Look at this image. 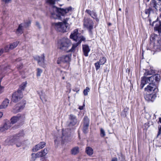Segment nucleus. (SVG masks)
I'll return each mask as SVG.
<instances>
[{"instance_id":"nucleus-1","label":"nucleus","mask_w":161,"mask_h":161,"mask_svg":"<svg viewBox=\"0 0 161 161\" xmlns=\"http://www.w3.org/2000/svg\"><path fill=\"white\" fill-rule=\"evenodd\" d=\"M160 79L159 74H156L150 77H143L141 80L140 86L142 89L147 83L149 85L145 88V90L148 92H154L153 93L147 94L144 96L146 100L148 102H153L156 97V92L158 91L157 85Z\"/></svg>"},{"instance_id":"nucleus-2","label":"nucleus","mask_w":161,"mask_h":161,"mask_svg":"<svg viewBox=\"0 0 161 161\" xmlns=\"http://www.w3.org/2000/svg\"><path fill=\"white\" fill-rule=\"evenodd\" d=\"M59 0H47V2L50 5L49 9L51 14V18L55 19H61L60 16L61 8H58L54 5L55 2Z\"/></svg>"},{"instance_id":"nucleus-3","label":"nucleus","mask_w":161,"mask_h":161,"mask_svg":"<svg viewBox=\"0 0 161 161\" xmlns=\"http://www.w3.org/2000/svg\"><path fill=\"white\" fill-rule=\"evenodd\" d=\"M70 38L73 39L76 42H78L77 43L73 44L72 47L69 50V52H73L75 48L80 44L82 41H85V38L83 36H81L80 34L78 33V30L77 29L75 30L72 33L70 36Z\"/></svg>"},{"instance_id":"nucleus-4","label":"nucleus","mask_w":161,"mask_h":161,"mask_svg":"<svg viewBox=\"0 0 161 161\" xmlns=\"http://www.w3.org/2000/svg\"><path fill=\"white\" fill-rule=\"evenodd\" d=\"M154 8L157 10L161 11V0H152L150 3V6L148 8L146 9L145 10V17H149L152 14L154 13L153 10L152 8Z\"/></svg>"},{"instance_id":"nucleus-5","label":"nucleus","mask_w":161,"mask_h":161,"mask_svg":"<svg viewBox=\"0 0 161 161\" xmlns=\"http://www.w3.org/2000/svg\"><path fill=\"white\" fill-rule=\"evenodd\" d=\"M69 19V18H66L64 19L63 22L53 23L52 25L57 31L64 33L66 32L69 28V24L67 22Z\"/></svg>"},{"instance_id":"nucleus-6","label":"nucleus","mask_w":161,"mask_h":161,"mask_svg":"<svg viewBox=\"0 0 161 161\" xmlns=\"http://www.w3.org/2000/svg\"><path fill=\"white\" fill-rule=\"evenodd\" d=\"M27 83L25 82L23 83L18 88L17 92H15L12 95V101L14 102H17L19 101L23 97L22 93L26 86Z\"/></svg>"},{"instance_id":"nucleus-7","label":"nucleus","mask_w":161,"mask_h":161,"mask_svg":"<svg viewBox=\"0 0 161 161\" xmlns=\"http://www.w3.org/2000/svg\"><path fill=\"white\" fill-rule=\"evenodd\" d=\"M59 48L62 50H66L71 45L70 40L67 37H63L58 41Z\"/></svg>"},{"instance_id":"nucleus-8","label":"nucleus","mask_w":161,"mask_h":161,"mask_svg":"<svg viewBox=\"0 0 161 161\" xmlns=\"http://www.w3.org/2000/svg\"><path fill=\"white\" fill-rule=\"evenodd\" d=\"M83 22L84 27L88 31L90 34H92L94 24L93 21L90 18L84 17Z\"/></svg>"},{"instance_id":"nucleus-9","label":"nucleus","mask_w":161,"mask_h":161,"mask_svg":"<svg viewBox=\"0 0 161 161\" xmlns=\"http://www.w3.org/2000/svg\"><path fill=\"white\" fill-rule=\"evenodd\" d=\"M25 119V116L24 114H18L15 116L12 117L10 119V123L11 124H14L18 122L21 125Z\"/></svg>"},{"instance_id":"nucleus-10","label":"nucleus","mask_w":161,"mask_h":161,"mask_svg":"<svg viewBox=\"0 0 161 161\" xmlns=\"http://www.w3.org/2000/svg\"><path fill=\"white\" fill-rule=\"evenodd\" d=\"M70 135V132L69 130V129L67 128L64 130H63L62 136V137H57L54 140L55 144L58 145L59 144L62 140H66L67 138L69 137Z\"/></svg>"},{"instance_id":"nucleus-11","label":"nucleus","mask_w":161,"mask_h":161,"mask_svg":"<svg viewBox=\"0 0 161 161\" xmlns=\"http://www.w3.org/2000/svg\"><path fill=\"white\" fill-rule=\"evenodd\" d=\"M71 55H68L63 56L59 58L57 61V63L62 64L63 63H68L70 61Z\"/></svg>"},{"instance_id":"nucleus-12","label":"nucleus","mask_w":161,"mask_h":161,"mask_svg":"<svg viewBox=\"0 0 161 161\" xmlns=\"http://www.w3.org/2000/svg\"><path fill=\"white\" fill-rule=\"evenodd\" d=\"M89 125V120L87 116H84L83 119V128L82 131L83 133L86 134L88 132Z\"/></svg>"},{"instance_id":"nucleus-13","label":"nucleus","mask_w":161,"mask_h":161,"mask_svg":"<svg viewBox=\"0 0 161 161\" xmlns=\"http://www.w3.org/2000/svg\"><path fill=\"white\" fill-rule=\"evenodd\" d=\"M69 122H68L69 126H73L75 125L78 122L77 119L76 117L73 114H70L69 118Z\"/></svg>"},{"instance_id":"nucleus-14","label":"nucleus","mask_w":161,"mask_h":161,"mask_svg":"<svg viewBox=\"0 0 161 161\" xmlns=\"http://www.w3.org/2000/svg\"><path fill=\"white\" fill-rule=\"evenodd\" d=\"M44 58L45 56L44 54L41 55L40 57L38 56H36L34 57V59L37 61V63L40 66L43 67H44L45 66Z\"/></svg>"},{"instance_id":"nucleus-15","label":"nucleus","mask_w":161,"mask_h":161,"mask_svg":"<svg viewBox=\"0 0 161 161\" xmlns=\"http://www.w3.org/2000/svg\"><path fill=\"white\" fill-rule=\"evenodd\" d=\"M46 144L45 142H42L36 145L32 148V150L33 152H36L40 149H42L44 147Z\"/></svg>"},{"instance_id":"nucleus-16","label":"nucleus","mask_w":161,"mask_h":161,"mask_svg":"<svg viewBox=\"0 0 161 161\" xmlns=\"http://www.w3.org/2000/svg\"><path fill=\"white\" fill-rule=\"evenodd\" d=\"M155 24L154 27V30L158 31V33H161V22L160 21H154L153 22V25Z\"/></svg>"},{"instance_id":"nucleus-17","label":"nucleus","mask_w":161,"mask_h":161,"mask_svg":"<svg viewBox=\"0 0 161 161\" xmlns=\"http://www.w3.org/2000/svg\"><path fill=\"white\" fill-rule=\"evenodd\" d=\"M82 47L83 54L86 57L88 56V53L90 51L89 46L85 44L83 45Z\"/></svg>"},{"instance_id":"nucleus-18","label":"nucleus","mask_w":161,"mask_h":161,"mask_svg":"<svg viewBox=\"0 0 161 161\" xmlns=\"http://www.w3.org/2000/svg\"><path fill=\"white\" fill-rule=\"evenodd\" d=\"M86 12L88 14L93 18L95 19L97 21H99V19L97 18V15L95 12L93 11H91L90 10L86 9Z\"/></svg>"},{"instance_id":"nucleus-19","label":"nucleus","mask_w":161,"mask_h":161,"mask_svg":"<svg viewBox=\"0 0 161 161\" xmlns=\"http://www.w3.org/2000/svg\"><path fill=\"white\" fill-rule=\"evenodd\" d=\"M24 135V132L23 131H20L19 133L14 136L13 140L14 141H16L18 140H19Z\"/></svg>"},{"instance_id":"nucleus-20","label":"nucleus","mask_w":161,"mask_h":161,"mask_svg":"<svg viewBox=\"0 0 161 161\" xmlns=\"http://www.w3.org/2000/svg\"><path fill=\"white\" fill-rule=\"evenodd\" d=\"M71 9L72 8L71 7H69L64 9L61 8V9H60V16L61 17V16H62L63 17L65 14L68 13L69 11H71Z\"/></svg>"},{"instance_id":"nucleus-21","label":"nucleus","mask_w":161,"mask_h":161,"mask_svg":"<svg viewBox=\"0 0 161 161\" xmlns=\"http://www.w3.org/2000/svg\"><path fill=\"white\" fill-rule=\"evenodd\" d=\"M9 102V100L7 99H5L0 105V109L6 108L8 106Z\"/></svg>"},{"instance_id":"nucleus-22","label":"nucleus","mask_w":161,"mask_h":161,"mask_svg":"<svg viewBox=\"0 0 161 161\" xmlns=\"http://www.w3.org/2000/svg\"><path fill=\"white\" fill-rule=\"evenodd\" d=\"M23 24H20L18 29H17L16 33L18 35H20L23 33Z\"/></svg>"},{"instance_id":"nucleus-23","label":"nucleus","mask_w":161,"mask_h":161,"mask_svg":"<svg viewBox=\"0 0 161 161\" xmlns=\"http://www.w3.org/2000/svg\"><path fill=\"white\" fill-rule=\"evenodd\" d=\"M11 124L10 121L6 119L5 120V122L3 126L5 128V129L7 130L11 126Z\"/></svg>"},{"instance_id":"nucleus-24","label":"nucleus","mask_w":161,"mask_h":161,"mask_svg":"<svg viewBox=\"0 0 161 161\" xmlns=\"http://www.w3.org/2000/svg\"><path fill=\"white\" fill-rule=\"evenodd\" d=\"M86 152L88 155L90 156L93 154V150L92 148L88 147L86 148Z\"/></svg>"},{"instance_id":"nucleus-25","label":"nucleus","mask_w":161,"mask_h":161,"mask_svg":"<svg viewBox=\"0 0 161 161\" xmlns=\"http://www.w3.org/2000/svg\"><path fill=\"white\" fill-rule=\"evenodd\" d=\"M155 73V71L152 69H150V70H146V72L144 73V76L142 78V79L143 77H146V76L153 75Z\"/></svg>"},{"instance_id":"nucleus-26","label":"nucleus","mask_w":161,"mask_h":161,"mask_svg":"<svg viewBox=\"0 0 161 161\" xmlns=\"http://www.w3.org/2000/svg\"><path fill=\"white\" fill-rule=\"evenodd\" d=\"M79 148L77 147L73 148L71 150V153L72 155H75L79 153Z\"/></svg>"},{"instance_id":"nucleus-27","label":"nucleus","mask_w":161,"mask_h":161,"mask_svg":"<svg viewBox=\"0 0 161 161\" xmlns=\"http://www.w3.org/2000/svg\"><path fill=\"white\" fill-rule=\"evenodd\" d=\"M41 99L42 102H46L47 100L46 98V96L45 93H43L42 91H41L38 93Z\"/></svg>"},{"instance_id":"nucleus-28","label":"nucleus","mask_w":161,"mask_h":161,"mask_svg":"<svg viewBox=\"0 0 161 161\" xmlns=\"http://www.w3.org/2000/svg\"><path fill=\"white\" fill-rule=\"evenodd\" d=\"M19 42L18 41H16V42H14L12 43H11L9 46V49L11 50L14 49L19 44Z\"/></svg>"},{"instance_id":"nucleus-29","label":"nucleus","mask_w":161,"mask_h":161,"mask_svg":"<svg viewBox=\"0 0 161 161\" xmlns=\"http://www.w3.org/2000/svg\"><path fill=\"white\" fill-rule=\"evenodd\" d=\"M38 153L40 155V156L43 157L47 154L48 153V150L47 148H45L42 151Z\"/></svg>"},{"instance_id":"nucleus-30","label":"nucleus","mask_w":161,"mask_h":161,"mask_svg":"<svg viewBox=\"0 0 161 161\" xmlns=\"http://www.w3.org/2000/svg\"><path fill=\"white\" fill-rule=\"evenodd\" d=\"M31 161H34L35 159L39 157H40V155L38 154V153H37L36 154L32 153L31 154Z\"/></svg>"},{"instance_id":"nucleus-31","label":"nucleus","mask_w":161,"mask_h":161,"mask_svg":"<svg viewBox=\"0 0 161 161\" xmlns=\"http://www.w3.org/2000/svg\"><path fill=\"white\" fill-rule=\"evenodd\" d=\"M106 58L104 57H103L102 58H100L99 61H98L100 64L102 65L104 64L106 62Z\"/></svg>"},{"instance_id":"nucleus-32","label":"nucleus","mask_w":161,"mask_h":161,"mask_svg":"<svg viewBox=\"0 0 161 161\" xmlns=\"http://www.w3.org/2000/svg\"><path fill=\"white\" fill-rule=\"evenodd\" d=\"M90 89L88 87H86V89H84L83 91V94L84 95L87 96L88 95V92H89Z\"/></svg>"},{"instance_id":"nucleus-33","label":"nucleus","mask_w":161,"mask_h":161,"mask_svg":"<svg viewBox=\"0 0 161 161\" xmlns=\"http://www.w3.org/2000/svg\"><path fill=\"white\" fill-rule=\"evenodd\" d=\"M42 72V70L40 69L37 68V76H40L41 75V74Z\"/></svg>"},{"instance_id":"nucleus-34","label":"nucleus","mask_w":161,"mask_h":161,"mask_svg":"<svg viewBox=\"0 0 161 161\" xmlns=\"http://www.w3.org/2000/svg\"><path fill=\"white\" fill-rule=\"evenodd\" d=\"M102 65L98 61L95 64V65L96 70H98L100 67V65Z\"/></svg>"},{"instance_id":"nucleus-35","label":"nucleus","mask_w":161,"mask_h":161,"mask_svg":"<svg viewBox=\"0 0 161 161\" xmlns=\"http://www.w3.org/2000/svg\"><path fill=\"white\" fill-rule=\"evenodd\" d=\"M105 136V133L104 130L102 128L100 129V136L103 137Z\"/></svg>"},{"instance_id":"nucleus-36","label":"nucleus","mask_w":161,"mask_h":161,"mask_svg":"<svg viewBox=\"0 0 161 161\" xmlns=\"http://www.w3.org/2000/svg\"><path fill=\"white\" fill-rule=\"evenodd\" d=\"M157 42V46L158 47V48L161 49V39H158Z\"/></svg>"},{"instance_id":"nucleus-37","label":"nucleus","mask_w":161,"mask_h":161,"mask_svg":"<svg viewBox=\"0 0 161 161\" xmlns=\"http://www.w3.org/2000/svg\"><path fill=\"white\" fill-rule=\"evenodd\" d=\"M11 49H9V45H7L4 47V49H3V50L4 51V52H6L8 51L9 50H11Z\"/></svg>"},{"instance_id":"nucleus-38","label":"nucleus","mask_w":161,"mask_h":161,"mask_svg":"<svg viewBox=\"0 0 161 161\" xmlns=\"http://www.w3.org/2000/svg\"><path fill=\"white\" fill-rule=\"evenodd\" d=\"M158 131L157 136V137H158L161 133V125H159L158 126Z\"/></svg>"},{"instance_id":"nucleus-39","label":"nucleus","mask_w":161,"mask_h":161,"mask_svg":"<svg viewBox=\"0 0 161 161\" xmlns=\"http://www.w3.org/2000/svg\"><path fill=\"white\" fill-rule=\"evenodd\" d=\"M19 141V140H18L16 141H14L15 142H16V146L18 147H20L22 144L21 142H18Z\"/></svg>"},{"instance_id":"nucleus-40","label":"nucleus","mask_w":161,"mask_h":161,"mask_svg":"<svg viewBox=\"0 0 161 161\" xmlns=\"http://www.w3.org/2000/svg\"><path fill=\"white\" fill-rule=\"evenodd\" d=\"M5 128L4 127L3 125L0 127V132H3L6 130H7L6 129H5Z\"/></svg>"},{"instance_id":"nucleus-41","label":"nucleus","mask_w":161,"mask_h":161,"mask_svg":"<svg viewBox=\"0 0 161 161\" xmlns=\"http://www.w3.org/2000/svg\"><path fill=\"white\" fill-rule=\"evenodd\" d=\"M30 21H28L25 23L24 26L25 27H27L30 25Z\"/></svg>"},{"instance_id":"nucleus-42","label":"nucleus","mask_w":161,"mask_h":161,"mask_svg":"<svg viewBox=\"0 0 161 161\" xmlns=\"http://www.w3.org/2000/svg\"><path fill=\"white\" fill-rule=\"evenodd\" d=\"M2 1L5 3H8L11 2V0H2Z\"/></svg>"},{"instance_id":"nucleus-43","label":"nucleus","mask_w":161,"mask_h":161,"mask_svg":"<svg viewBox=\"0 0 161 161\" xmlns=\"http://www.w3.org/2000/svg\"><path fill=\"white\" fill-rule=\"evenodd\" d=\"M24 107V106L23 105L22 106H21L18 108L17 110H18V112L20 111L21 110H22L23 108Z\"/></svg>"},{"instance_id":"nucleus-44","label":"nucleus","mask_w":161,"mask_h":161,"mask_svg":"<svg viewBox=\"0 0 161 161\" xmlns=\"http://www.w3.org/2000/svg\"><path fill=\"white\" fill-rule=\"evenodd\" d=\"M36 26L38 27L39 29H40L41 28V26L40 24L38 22H36Z\"/></svg>"},{"instance_id":"nucleus-45","label":"nucleus","mask_w":161,"mask_h":161,"mask_svg":"<svg viewBox=\"0 0 161 161\" xmlns=\"http://www.w3.org/2000/svg\"><path fill=\"white\" fill-rule=\"evenodd\" d=\"M4 53V51L3 48L1 49L0 50V56Z\"/></svg>"},{"instance_id":"nucleus-46","label":"nucleus","mask_w":161,"mask_h":161,"mask_svg":"<svg viewBox=\"0 0 161 161\" xmlns=\"http://www.w3.org/2000/svg\"><path fill=\"white\" fill-rule=\"evenodd\" d=\"M111 161H117V159L116 158H114L112 159Z\"/></svg>"},{"instance_id":"nucleus-47","label":"nucleus","mask_w":161,"mask_h":161,"mask_svg":"<svg viewBox=\"0 0 161 161\" xmlns=\"http://www.w3.org/2000/svg\"><path fill=\"white\" fill-rule=\"evenodd\" d=\"M3 115V113L0 112V118H1Z\"/></svg>"},{"instance_id":"nucleus-48","label":"nucleus","mask_w":161,"mask_h":161,"mask_svg":"<svg viewBox=\"0 0 161 161\" xmlns=\"http://www.w3.org/2000/svg\"><path fill=\"white\" fill-rule=\"evenodd\" d=\"M128 110V108H125L124 109V111L127 112Z\"/></svg>"},{"instance_id":"nucleus-49","label":"nucleus","mask_w":161,"mask_h":161,"mask_svg":"<svg viewBox=\"0 0 161 161\" xmlns=\"http://www.w3.org/2000/svg\"><path fill=\"white\" fill-rule=\"evenodd\" d=\"M158 122L161 123V118L160 117L159 118V121Z\"/></svg>"},{"instance_id":"nucleus-50","label":"nucleus","mask_w":161,"mask_h":161,"mask_svg":"<svg viewBox=\"0 0 161 161\" xmlns=\"http://www.w3.org/2000/svg\"><path fill=\"white\" fill-rule=\"evenodd\" d=\"M80 109L81 110V109H83V107H80Z\"/></svg>"},{"instance_id":"nucleus-51","label":"nucleus","mask_w":161,"mask_h":161,"mask_svg":"<svg viewBox=\"0 0 161 161\" xmlns=\"http://www.w3.org/2000/svg\"><path fill=\"white\" fill-rule=\"evenodd\" d=\"M62 79H63V80L64 79H65V77H64V76H63V77H62Z\"/></svg>"},{"instance_id":"nucleus-52","label":"nucleus","mask_w":161,"mask_h":161,"mask_svg":"<svg viewBox=\"0 0 161 161\" xmlns=\"http://www.w3.org/2000/svg\"><path fill=\"white\" fill-rule=\"evenodd\" d=\"M19 60H20V58L18 59L17 60V61H19Z\"/></svg>"},{"instance_id":"nucleus-53","label":"nucleus","mask_w":161,"mask_h":161,"mask_svg":"<svg viewBox=\"0 0 161 161\" xmlns=\"http://www.w3.org/2000/svg\"><path fill=\"white\" fill-rule=\"evenodd\" d=\"M19 125L17 126V127L16 128H18L19 127Z\"/></svg>"},{"instance_id":"nucleus-54","label":"nucleus","mask_w":161,"mask_h":161,"mask_svg":"<svg viewBox=\"0 0 161 161\" xmlns=\"http://www.w3.org/2000/svg\"><path fill=\"white\" fill-rule=\"evenodd\" d=\"M8 140H6L5 141V142H8Z\"/></svg>"},{"instance_id":"nucleus-55","label":"nucleus","mask_w":161,"mask_h":161,"mask_svg":"<svg viewBox=\"0 0 161 161\" xmlns=\"http://www.w3.org/2000/svg\"><path fill=\"white\" fill-rule=\"evenodd\" d=\"M119 11H121V9L120 8H119Z\"/></svg>"},{"instance_id":"nucleus-56","label":"nucleus","mask_w":161,"mask_h":161,"mask_svg":"<svg viewBox=\"0 0 161 161\" xmlns=\"http://www.w3.org/2000/svg\"><path fill=\"white\" fill-rule=\"evenodd\" d=\"M79 91V90H78L77 91H76V92L77 93Z\"/></svg>"},{"instance_id":"nucleus-57","label":"nucleus","mask_w":161,"mask_h":161,"mask_svg":"<svg viewBox=\"0 0 161 161\" xmlns=\"http://www.w3.org/2000/svg\"><path fill=\"white\" fill-rule=\"evenodd\" d=\"M149 0H147V2H149Z\"/></svg>"},{"instance_id":"nucleus-58","label":"nucleus","mask_w":161,"mask_h":161,"mask_svg":"<svg viewBox=\"0 0 161 161\" xmlns=\"http://www.w3.org/2000/svg\"><path fill=\"white\" fill-rule=\"evenodd\" d=\"M160 17L161 18V14H160Z\"/></svg>"},{"instance_id":"nucleus-59","label":"nucleus","mask_w":161,"mask_h":161,"mask_svg":"<svg viewBox=\"0 0 161 161\" xmlns=\"http://www.w3.org/2000/svg\"><path fill=\"white\" fill-rule=\"evenodd\" d=\"M158 36L157 35H156V37L157 36Z\"/></svg>"},{"instance_id":"nucleus-60","label":"nucleus","mask_w":161,"mask_h":161,"mask_svg":"<svg viewBox=\"0 0 161 161\" xmlns=\"http://www.w3.org/2000/svg\"><path fill=\"white\" fill-rule=\"evenodd\" d=\"M1 146H0V149L1 148Z\"/></svg>"}]
</instances>
